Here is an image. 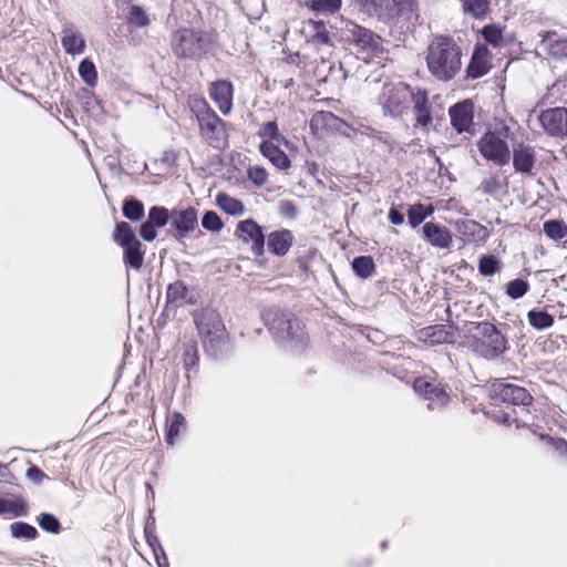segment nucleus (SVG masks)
<instances>
[{"label":"nucleus","mask_w":567,"mask_h":567,"mask_svg":"<svg viewBox=\"0 0 567 567\" xmlns=\"http://www.w3.org/2000/svg\"><path fill=\"white\" fill-rule=\"evenodd\" d=\"M411 101L414 103L416 123L426 126L432 121L426 92L422 90L413 92Z\"/></svg>","instance_id":"a878e982"},{"label":"nucleus","mask_w":567,"mask_h":567,"mask_svg":"<svg viewBox=\"0 0 567 567\" xmlns=\"http://www.w3.org/2000/svg\"><path fill=\"white\" fill-rule=\"evenodd\" d=\"M539 122L551 136H567V109L554 107L545 110L539 115Z\"/></svg>","instance_id":"ddd939ff"},{"label":"nucleus","mask_w":567,"mask_h":567,"mask_svg":"<svg viewBox=\"0 0 567 567\" xmlns=\"http://www.w3.org/2000/svg\"><path fill=\"white\" fill-rule=\"evenodd\" d=\"M413 389L417 394L429 401L427 408L431 410L446 405L450 400L444 388L431 383L423 378H419L414 381Z\"/></svg>","instance_id":"4468645a"},{"label":"nucleus","mask_w":567,"mask_h":567,"mask_svg":"<svg viewBox=\"0 0 567 567\" xmlns=\"http://www.w3.org/2000/svg\"><path fill=\"white\" fill-rule=\"evenodd\" d=\"M61 43L64 51L71 55L84 53L86 44L80 32L72 28H64L62 31Z\"/></svg>","instance_id":"b1692460"},{"label":"nucleus","mask_w":567,"mask_h":567,"mask_svg":"<svg viewBox=\"0 0 567 567\" xmlns=\"http://www.w3.org/2000/svg\"><path fill=\"white\" fill-rule=\"evenodd\" d=\"M156 228V226L146 220L141 225L140 234L144 240L152 241L157 236Z\"/></svg>","instance_id":"6e6d98bb"},{"label":"nucleus","mask_w":567,"mask_h":567,"mask_svg":"<svg viewBox=\"0 0 567 567\" xmlns=\"http://www.w3.org/2000/svg\"><path fill=\"white\" fill-rule=\"evenodd\" d=\"M171 225L179 233L181 236L193 231L198 225L197 212L193 207L182 210H172Z\"/></svg>","instance_id":"412c9836"},{"label":"nucleus","mask_w":567,"mask_h":567,"mask_svg":"<svg viewBox=\"0 0 567 567\" xmlns=\"http://www.w3.org/2000/svg\"><path fill=\"white\" fill-rule=\"evenodd\" d=\"M172 212L163 206H153L148 210L147 220L154 226L164 227L171 220Z\"/></svg>","instance_id":"ea45409f"},{"label":"nucleus","mask_w":567,"mask_h":567,"mask_svg":"<svg viewBox=\"0 0 567 567\" xmlns=\"http://www.w3.org/2000/svg\"><path fill=\"white\" fill-rule=\"evenodd\" d=\"M337 121V116L328 111H321L317 112L312 118H311V126L312 127H326V126H332L334 122Z\"/></svg>","instance_id":"603ef678"},{"label":"nucleus","mask_w":567,"mask_h":567,"mask_svg":"<svg viewBox=\"0 0 567 567\" xmlns=\"http://www.w3.org/2000/svg\"><path fill=\"white\" fill-rule=\"evenodd\" d=\"M535 163V155L532 147L518 145L513 151V164L517 172L529 173Z\"/></svg>","instance_id":"393cba45"},{"label":"nucleus","mask_w":567,"mask_h":567,"mask_svg":"<svg viewBox=\"0 0 567 567\" xmlns=\"http://www.w3.org/2000/svg\"><path fill=\"white\" fill-rule=\"evenodd\" d=\"M259 136L262 137L264 141H271L274 143H284L288 145V141L282 134H280L278 125L274 121L267 122L260 127Z\"/></svg>","instance_id":"4c0bfd02"},{"label":"nucleus","mask_w":567,"mask_h":567,"mask_svg":"<svg viewBox=\"0 0 567 567\" xmlns=\"http://www.w3.org/2000/svg\"><path fill=\"white\" fill-rule=\"evenodd\" d=\"M467 347L487 361H498L508 351L507 337L491 322L473 323L466 337Z\"/></svg>","instance_id":"f03ea898"},{"label":"nucleus","mask_w":567,"mask_h":567,"mask_svg":"<svg viewBox=\"0 0 567 567\" xmlns=\"http://www.w3.org/2000/svg\"><path fill=\"white\" fill-rule=\"evenodd\" d=\"M389 220L393 225H401L404 221V216L402 213H400L395 208H391L389 212Z\"/></svg>","instance_id":"13d9d810"},{"label":"nucleus","mask_w":567,"mask_h":567,"mask_svg":"<svg viewBox=\"0 0 567 567\" xmlns=\"http://www.w3.org/2000/svg\"><path fill=\"white\" fill-rule=\"evenodd\" d=\"M210 97L216 102L223 114H229L233 109V85L228 81H217L210 85Z\"/></svg>","instance_id":"aec40b11"},{"label":"nucleus","mask_w":567,"mask_h":567,"mask_svg":"<svg viewBox=\"0 0 567 567\" xmlns=\"http://www.w3.org/2000/svg\"><path fill=\"white\" fill-rule=\"evenodd\" d=\"M239 6L249 19H258L265 11L264 0H239Z\"/></svg>","instance_id":"37998d69"},{"label":"nucleus","mask_w":567,"mask_h":567,"mask_svg":"<svg viewBox=\"0 0 567 567\" xmlns=\"http://www.w3.org/2000/svg\"><path fill=\"white\" fill-rule=\"evenodd\" d=\"M491 66V52L487 47L476 45L466 68V76L473 80L482 78L488 73Z\"/></svg>","instance_id":"6ab92c4d"},{"label":"nucleus","mask_w":567,"mask_h":567,"mask_svg":"<svg viewBox=\"0 0 567 567\" xmlns=\"http://www.w3.org/2000/svg\"><path fill=\"white\" fill-rule=\"evenodd\" d=\"M6 472H7V466L0 464V477H3L6 475Z\"/></svg>","instance_id":"e2e57ef3"},{"label":"nucleus","mask_w":567,"mask_h":567,"mask_svg":"<svg viewBox=\"0 0 567 567\" xmlns=\"http://www.w3.org/2000/svg\"><path fill=\"white\" fill-rule=\"evenodd\" d=\"M217 44V34L190 28L178 29L172 37V50L178 59L200 60L212 53Z\"/></svg>","instance_id":"7ed1b4c3"},{"label":"nucleus","mask_w":567,"mask_h":567,"mask_svg":"<svg viewBox=\"0 0 567 567\" xmlns=\"http://www.w3.org/2000/svg\"><path fill=\"white\" fill-rule=\"evenodd\" d=\"M494 398L513 405H529L533 402L532 394L523 386L497 381L493 384Z\"/></svg>","instance_id":"f8f14e48"},{"label":"nucleus","mask_w":567,"mask_h":567,"mask_svg":"<svg viewBox=\"0 0 567 567\" xmlns=\"http://www.w3.org/2000/svg\"><path fill=\"white\" fill-rule=\"evenodd\" d=\"M123 215L132 221L141 220L144 216L143 203L135 198L125 199L123 204Z\"/></svg>","instance_id":"c9c22d12"},{"label":"nucleus","mask_w":567,"mask_h":567,"mask_svg":"<svg viewBox=\"0 0 567 567\" xmlns=\"http://www.w3.org/2000/svg\"><path fill=\"white\" fill-rule=\"evenodd\" d=\"M195 323L204 349L210 357L219 358L227 352L228 336L218 312L204 309L196 316Z\"/></svg>","instance_id":"39448f33"},{"label":"nucleus","mask_w":567,"mask_h":567,"mask_svg":"<svg viewBox=\"0 0 567 567\" xmlns=\"http://www.w3.org/2000/svg\"><path fill=\"white\" fill-rule=\"evenodd\" d=\"M527 317L529 324L537 330H544L550 328L554 324L553 316L543 310H530Z\"/></svg>","instance_id":"e433bc0d"},{"label":"nucleus","mask_w":567,"mask_h":567,"mask_svg":"<svg viewBox=\"0 0 567 567\" xmlns=\"http://www.w3.org/2000/svg\"><path fill=\"white\" fill-rule=\"evenodd\" d=\"M311 28L313 32L311 35V41L313 43L321 45H331L330 35L323 22L312 21Z\"/></svg>","instance_id":"c03bdc74"},{"label":"nucleus","mask_w":567,"mask_h":567,"mask_svg":"<svg viewBox=\"0 0 567 567\" xmlns=\"http://www.w3.org/2000/svg\"><path fill=\"white\" fill-rule=\"evenodd\" d=\"M503 422H504V423H508V422H509V416H508V415H504V417H503Z\"/></svg>","instance_id":"0e129e2a"},{"label":"nucleus","mask_w":567,"mask_h":567,"mask_svg":"<svg viewBox=\"0 0 567 567\" xmlns=\"http://www.w3.org/2000/svg\"><path fill=\"white\" fill-rule=\"evenodd\" d=\"M293 241V234L288 229L275 230L267 237V246L276 256H285Z\"/></svg>","instance_id":"4be33fe9"},{"label":"nucleus","mask_w":567,"mask_h":567,"mask_svg":"<svg viewBox=\"0 0 567 567\" xmlns=\"http://www.w3.org/2000/svg\"><path fill=\"white\" fill-rule=\"evenodd\" d=\"M167 302L174 307L184 305H194L197 301L198 293L194 286H187L184 281L177 280L167 287Z\"/></svg>","instance_id":"f3484780"},{"label":"nucleus","mask_w":567,"mask_h":567,"mask_svg":"<svg viewBox=\"0 0 567 567\" xmlns=\"http://www.w3.org/2000/svg\"><path fill=\"white\" fill-rule=\"evenodd\" d=\"M198 362V353L195 346L189 347L184 353V364L186 369L195 367Z\"/></svg>","instance_id":"4d7b16f0"},{"label":"nucleus","mask_w":567,"mask_h":567,"mask_svg":"<svg viewBox=\"0 0 567 567\" xmlns=\"http://www.w3.org/2000/svg\"><path fill=\"white\" fill-rule=\"evenodd\" d=\"M37 522L39 526L49 533L58 534L61 529V524L59 519L49 513H42L37 517Z\"/></svg>","instance_id":"49530a36"},{"label":"nucleus","mask_w":567,"mask_h":567,"mask_svg":"<svg viewBox=\"0 0 567 567\" xmlns=\"http://www.w3.org/2000/svg\"><path fill=\"white\" fill-rule=\"evenodd\" d=\"M484 40L493 48L501 49L504 45L511 43L505 35V27L496 23L485 25L481 31Z\"/></svg>","instance_id":"bb28decb"},{"label":"nucleus","mask_w":567,"mask_h":567,"mask_svg":"<svg viewBox=\"0 0 567 567\" xmlns=\"http://www.w3.org/2000/svg\"><path fill=\"white\" fill-rule=\"evenodd\" d=\"M413 91L404 82L384 83L379 95V105L384 116L400 117L408 112Z\"/></svg>","instance_id":"423d86ee"},{"label":"nucleus","mask_w":567,"mask_h":567,"mask_svg":"<svg viewBox=\"0 0 567 567\" xmlns=\"http://www.w3.org/2000/svg\"><path fill=\"white\" fill-rule=\"evenodd\" d=\"M284 207H285L286 213H288V214H293L295 213V207H293V205L291 203H286L284 205Z\"/></svg>","instance_id":"680f3d73"},{"label":"nucleus","mask_w":567,"mask_h":567,"mask_svg":"<svg viewBox=\"0 0 567 567\" xmlns=\"http://www.w3.org/2000/svg\"><path fill=\"white\" fill-rule=\"evenodd\" d=\"M508 128L503 132H487L478 141V150L482 156L497 165H505L509 162L511 152L506 142Z\"/></svg>","instance_id":"6e6552de"},{"label":"nucleus","mask_w":567,"mask_h":567,"mask_svg":"<svg viewBox=\"0 0 567 567\" xmlns=\"http://www.w3.org/2000/svg\"><path fill=\"white\" fill-rule=\"evenodd\" d=\"M0 514H10L14 517L25 516L28 505L21 498L7 499L0 497Z\"/></svg>","instance_id":"c756f323"},{"label":"nucleus","mask_w":567,"mask_h":567,"mask_svg":"<svg viewBox=\"0 0 567 567\" xmlns=\"http://www.w3.org/2000/svg\"><path fill=\"white\" fill-rule=\"evenodd\" d=\"M79 74L81 79L90 86H94L97 80L95 65L90 60H83L79 65Z\"/></svg>","instance_id":"a18cd8bd"},{"label":"nucleus","mask_w":567,"mask_h":567,"mask_svg":"<svg viewBox=\"0 0 567 567\" xmlns=\"http://www.w3.org/2000/svg\"><path fill=\"white\" fill-rule=\"evenodd\" d=\"M127 21L136 28H144L151 23V19L145 9L140 6H131L128 10Z\"/></svg>","instance_id":"79ce46f5"},{"label":"nucleus","mask_w":567,"mask_h":567,"mask_svg":"<svg viewBox=\"0 0 567 567\" xmlns=\"http://www.w3.org/2000/svg\"><path fill=\"white\" fill-rule=\"evenodd\" d=\"M202 136L214 147L225 142V123L205 103L196 112Z\"/></svg>","instance_id":"1a4fd4ad"},{"label":"nucleus","mask_w":567,"mask_h":567,"mask_svg":"<svg viewBox=\"0 0 567 567\" xmlns=\"http://www.w3.org/2000/svg\"><path fill=\"white\" fill-rule=\"evenodd\" d=\"M308 7L319 12H336L341 7V0H311Z\"/></svg>","instance_id":"de8ad7c7"},{"label":"nucleus","mask_w":567,"mask_h":567,"mask_svg":"<svg viewBox=\"0 0 567 567\" xmlns=\"http://www.w3.org/2000/svg\"><path fill=\"white\" fill-rule=\"evenodd\" d=\"M463 10L465 13L474 18H483L489 10L488 0H462Z\"/></svg>","instance_id":"f704fd0d"},{"label":"nucleus","mask_w":567,"mask_h":567,"mask_svg":"<svg viewBox=\"0 0 567 567\" xmlns=\"http://www.w3.org/2000/svg\"><path fill=\"white\" fill-rule=\"evenodd\" d=\"M449 114L451 124L457 133H474L473 103L471 101L456 103L450 109Z\"/></svg>","instance_id":"2eb2a0df"},{"label":"nucleus","mask_w":567,"mask_h":567,"mask_svg":"<svg viewBox=\"0 0 567 567\" xmlns=\"http://www.w3.org/2000/svg\"><path fill=\"white\" fill-rule=\"evenodd\" d=\"M421 338H431L432 343L447 342V333L442 326L427 327L421 331Z\"/></svg>","instance_id":"09e8293b"},{"label":"nucleus","mask_w":567,"mask_h":567,"mask_svg":"<svg viewBox=\"0 0 567 567\" xmlns=\"http://www.w3.org/2000/svg\"><path fill=\"white\" fill-rule=\"evenodd\" d=\"M202 225L205 229L210 231H218L224 226L220 217L212 210L205 213L202 219Z\"/></svg>","instance_id":"5fc2aeb1"},{"label":"nucleus","mask_w":567,"mask_h":567,"mask_svg":"<svg viewBox=\"0 0 567 567\" xmlns=\"http://www.w3.org/2000/svg\"><path fill=\"white\" fill-rule=\"evenodd\" d=\"M461 49L450 38L437 37L427 47L426 66L439 81H450L461 70Z\"/></svg>","instance_id":"f257e3e1"},{"label":"nucleus","mask_w":567,"mask_h":567,"mask_svg":"<svg viewBox=\"0 0 567 567\" xmlns=\"http://www.w3.org/2000/svg\"><path fill=\"white\" fill-rule=\"evenodd\" d=\"M374 261L371 256H359L352 261L353 271L361 278H369L374 272Z\"/></svg>","instance_id":"72a5a7b5"},{"label":"nucleus","mask_w":567,"mask_h":567,"mask_svg":"<svg viewBox=\"0 0 567 567\" xmlns=\"http://www.w3.org/2000/svg\"><path fill=\"white\" fill-rule=\"evenodd\" d=\"M374 137L392 147L390 136L386 133L379 132L374 135Z\"/></svg>","instance_id":"052dcab7"},{"label":"nucleus","mask_w":567,"mask_h":567,"mask_svg":"<svg viewBox=\"0 0 567 567\" xmlns=\"http://www.w3.org/2000/svg\"><path fill=\"white\" fill-rule=\"evenodd\" d=\"M506 186L507 183L505 179H502L498 174H492L481 182L477 190L484 195L496 196L506 188Z\"/></svg>","instance_id":"c85d7f7f"},{"label":"nucleus","mask_w":567,"mask_h":567,"mask_svg":"<svg viewBox=\"0 0 567 567\" xmlns=\"http://www.w3.org/2000/svg\"><path fill=\"white\" fill-rule=\"evenodd\" d=\"M432 206H424L423 204H414L408 210V220L412 228L421 225L425 218L433 214Z\"/></svg>","instance_id":"7c9ffc66"},{"label":"nucleus","mask_w":567,"mask_h":567,"mask_svg":"<svg viewBox=\"0 0 567 567\" xmlns=\"http://www.w3.org/2000/svg\"><path fill=\"white\" fill-rule=\"evenodd\" d=\"M249 181L256 186H262L268 181V172L265 167L255 165L250 166L247 171Z\"/></svg>","instance_id":"3c124183"},{"label":"nucleus","mask_w":567,"mask_h":567,"mask_svg":"<svg viewBox=\"0 0 567 567\" xmlns=\"http://www.w3.org/2000/svg\"><path fill=\"white\" fill-rule=\"evenodd\" d=\"M260 153L278 169H288L291 165L287 154L279 148L278 143L262 141L259 145Z\"/></svg>","instance_id":"5701e85b"},{"label":"nucleus","mask_w":567,"mask_h":567,"mask_svg":"<svg viewBox=\"0 0 567 567\" xmlns=\"http://www.w3.org/2000/svg\"><path fill=\"white\" fill-rule=\"evenodd\" d=\"M422 238L431 246L440 249H449L453 237L451 231L442 225L427 221L422 227Z\"/></svg>","instance_id":"a211bd4d"},{"label":"nucleus","mask_w":567,"mask_h":567,"mask_svg":"<svg viewBox=\"0 0 567 567\" xmlns=\"http://www.w3.org/2000/svg\"><path fill=\"white\" fill-rule=\"evenodd\" d=\"M543 230L553 240L567 236V225L563 220H547L544 223Z\"/></svg>","instance_id":"58836bf2"},{"label":"nucleus","mask_w":567,"mask_h":567,"mask_svg":"<svg viewBox=\"0 0 567 567\" xmlns=\"http://www.w3.org/2000/svg\"><path fill=\"white\" fill-rule=\"evenodd\" d=\"M216 204L221 210L233 216L243 215L245 212L244 204L239 199L225 193H220L216 196Z\"/></svg>","instance_id":"cd10ccee"},{"label":"nucleus","mask_w":567,"mask_h":567,"mask_svg":"<svg viewBox=\"0 0 567 567\" xmlns=\"http://www.w3.org/2000/svg\"><path fill=\"white\" fill-rule=\"evenodd\" d=\"M529 289L527 281L523 279H514L507 284L506 293L512 299L522 298Z\"/></svg>","instance_id":"8fccbe9b"},{"label":"nucleus","mask_w":567,"mask_h":567,"mask_svg":"<svg viewBox=\"0 0 567 567\" xmlns=\"http://www.w3.org/2000/svg\"><path fill=\"white\" fill-rule=\"evenodd\" d=\"M358 3L362 12L383 22L392 21L401 11L396 0H358Z\"/></svg>","instance_id":"9b49d317"},{"label":"nucleus","mask_w":567,"mask_h":567,"mask_svg":"<svg viewBox=\"0 0 567 567\" xmlns=\"http://www.w3.org/2000/svg\"><path fill=\"white\" fill-rule=\"evenodd\" d=\"M460 233L467 239L476 241L477 237L484 238L487 236V229L475 220H464L458 226Z\"/></svg>","instance_id":"2f4dec72"},{"label":"nucleus","mask_w":567,"mask_h":567,"mask_svg":"<svg viewBox=\"0 0 567 567\" xmlns=\"http://www.w3.org/2000/svg\"><path fill=\"white\" fill-rule=\"evenodd\" d=\"M342 23L341 31L343 35L347 40L354 42L360 50L372 55H379L383 52L382 40L379 35L352 21L347 20Z\"/></svg>","instance_id":"9d476101"},{"label":"nucleus","mask_w":567,"mask_h":567,"mask_svg":"<svg viewBox=\"0 0 567 567\" xmlns=\"http://www.w3.org/2000/svg\"><path fill=\"white\" fill-rule=\"evenodd\" d=\"M11 535L14 538L35 539L38 530L32 525L24 522H16L10 525Z\"/></svg>","instance_id":"a19ab883"},{"label":"nucleus","mask_w":567,"mask_h":567,"mask_svg":"<svg viewBox=\"0 0 567 567\" xmlns=\"http://www.w3.org/2000/svg\"><path fill=\"white\" fill-rule=\"evenodd\" d=\"M167 434L166 442L167 444H174L175 439L181 434V432L185 429V417L181 413H173L167 417Z\"/></svg>","instance_id":"473e14b6"},{"label":"nucleus","mask_w":567,"mask_h":567,"mask_svg":"<svg viewBox=\"0 0 567 567\" xmlns=\"http://www.w3.org/2000/svg\"><path fill=\"white\" fill-rule=\"evenodd\" d=\"M113 240L124 249V264L133 269H140L144 262L142 244L136 238L131 225L117 223L113 233Z\"/></svg>","instance_id":"0eeeda50"},{"label":"nucleus","mask_w":567,"mask_h":567,"mask_svg":"<svg viewBox=\"0 0 567 567\" xmlns=\"http://www.w3.org/2000/svg\"><path fill=\"white\" fill-rule=\"evenodd\" d=\"M27 475L29 478L31 480H38L40 481L41 478H43L45 475L35 466H32L28 470L27 472Z\"/></svg>","instance_id":"bf43d9fd"},{"label":"nucleus","mask_w":567,"mask_h":567,"mask_svg":"<svg viewBox=\"0 0 567 567\" xmlns=\"http://www.w3.org/2000/svg\"><path fill=\"white\" fill-rule=\"evenodd\" d=\"M237 236L247 244H251V250L256 256H261L265 250V236L261 227L254 220L247 219L238 224Z\"/></svg>","instance_id":"dca6fc26"},{"label":"nucleus","mask_w":567,"mask_h":567,"mask_svg":"<svg viewBox=\"0 0 567 567\" xmlns=\"http://www.w3.org/2000/svg\"><path fill=\"white\" fill-rule=\"evenodd\" d=\"M498 269V261L494 256H484L480 259L478 270L482 275L493 276Z\"/></svg>","instance_id":"864d4df0"},{"label":"nucleus","mask_w":567,"mask_h":567,"mask_svg":"<svg viewBox=\"0 0 567 567\" xmlns=\"http://www.w3.org/2000/svg\"><path fill=\"white\" fill-rule=\"evenodd\" d=\"M261 318L279 342L288 343L291 348L305 344L307 339L305 326L291 312L269 307L262 311Z\"/></svg>","instance_id":"20e7f679"}]
</instances>
